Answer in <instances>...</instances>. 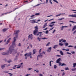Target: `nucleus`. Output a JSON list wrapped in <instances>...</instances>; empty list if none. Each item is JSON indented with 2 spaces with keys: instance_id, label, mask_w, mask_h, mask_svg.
<instances>
[{
  "instance_id": "obj_40",
  "label": "nucleus",
  "mask_w": 76,
  "mask_h": 76,
  "mask_svg": "<svg viewBox=\"0 0 76 76\" xmlns=\"http://www.w3.org/2000/svg\"><path fill=\"white\" fill-rule=\"evenodd\" d=\"M69 22H72V23H76V22H74V21H69Z\"/></svg>"
},
{
  "instance_id": "obj_35",
  "label": "nucleus",
  "mask_w": 76,
  "mask_h": 76,
  "mask_svg": "<svg viewBox=\"0 0 76 76\" xmlns=\"http://www.w3.org/2000/svg\"><path fill=\"white\" fill-rule=\"evenodd\" d=\"M49 44H50V42H48V44L46 45V46H49V45H50Z\"/></svg>"
},
{
  "instance_id": "obj_13",
  "label": "nucleus",
  "mask_w": 76,
  "mask_h": 76,
  "mask_svg": "<svg viewBox=\"0 0 76 76\" xmlns=\"http://www.w3.org/2000/svg\"><path fill=\"white\" fill-rule=\"evenodd\" d=\"M8 29L9 28H4L3 29V32H6V31H7V29Z\"/></svg>"
},
{
  "instance_id": "obj_12",
  "label": "nucleus",
  "mask_w": 76,
  "mask_h": 76,
  "mask_svg": "<svg viewBox=\"0 0 76 76\" xmlns=\"http://www.w3.org/2000/svg\"><path fill=\"white\" fill-rule=\"evenodd\" d=\"M59 53H60L61 55V56L64 55V54L63 53V51H62L61 50H60L59 52Z\"/></svg>"
},
{
  "instance_id": "obj_63",
  "label": "nucleus",
  "mask_w": 76,
  "mask_h": 76,
  "mask_svg": "<svg viewBox=\"0 0 76 76\" xmlns=\"http://www.w3.org/2000/svg\"><path fill=\"white\" fill-rule=\"evenodd\" d=\"M72 10V11H75L76 12V10Z\"/></svg>"
},
{
  "instance_id": "obj_57",
  "label": "nucleus",
  "mask_w": 76,
  "mask_h": 76,
  "mask_svg": "<svg viewBox=\"0 0 76 76\" xmlns=\"http://www.w3.org/2000/svg\"><path fill=\"white\" fill-rule=\"evenodd\" d=\"M56 32V30H54L53 32H52V34H54V32Z\"/></svg>"
},
{
  "instance_id": "obj_62",
  "label": "nucleus",
  "mask_w": 76,
  "mask_h": 76,
  "mask_svg": "<svg viewBox=\"0 0 76 76\" xmlns=\"http://www.w3.org/2000/svg\"><path fill=\"white\" fill-rule=\"evenodd\" d=\"M30 46L31 47V48H32V44H30Z\"/></svg>"
},
{
  "instance_id": "obj_25",
  "label": "nucleus",
  "mask_w": 76,
  "mask_h": 76,
  "mask_svg": "<svg viewBox=\"0 0 76 76\" xmlns=\"http://www.w3.org/2000/svg\"><path fill=\"white\" fill-rule=\"evenodd\" d=\"M64 18H59L58 19V20H62L63 19H64Z\"/></svg>"
},
{
  "instance_id": "obj_14",
  "label": "nucleus",
  "mask_w": 76,
  "mask_h": 76,
  "mask_svg": "<svg viewBox=\"0 0 76 76\" xmlns=\"http://www.w3.org/2000/svg\"><path fill=\"white\" fill-rule=\"evenodd\" d=\"M76 26H75L73 27V28L72 30V31H75V30H76Z\"/></svg>"
},
{
  "instance_id": "obj_33",
  "label": "nucleus",
  "mask_w": 76,
  "mask_h": 76,
  "mask_svg": "<svg viewBox=\"0 0 76 76\" xmlns=\"http://www.w3.org/2000/svg\"><path fill=\"white\" fill-rule=\"evenodd\" d=\"M71 70L72 71H75V70H76V68L72 69Z\"/></svg>"
},
{
  "instance_id": "obj_51",
  "label": "nucleus",
  "mask_w": 76,
  "mask_h": 76,
  "mask_svg": "<svg viewBox=\"0 0 76 76\" xmlns=\"http://www.w3.org/2000/svg\"><path fill=\"white\" fill-rule=\"evenodd\" d=\"M19 9V8L18 7L16 8H15L14 10H13V11H15V10H16V9Z\"/></svg>"
},
{
  "instance_id": "obj_21",
  "label": "nucleus",
  "mask_w": 76,
  "mask_h": 76,
  "mask_svg": "<svg viewBox=\"0 0 76 76\" xmlns=\"http://www.w3.org/2000/svg\"><path fill=\"white\" fill-rule=\"evenodd\" d=\"M51 62H53V61H50V66L51 67L52 65H51Z\"/></svg>"
},
{
  "instance_id": "obj_27",
  "label": "nucleus",
  "mask_w": 76,
  "mask_h": 76,
  "mask_svg": "<svg viewBox=\"0 0 76 76\" xmlns=\"http://www.w3.org/2000/svg\"><path fill=\"white\" fill-rule=\"evenodd\" d=\"M66 66V64L63 63L61 65V66Z\"/></svg>"
},
{
  "instance_id": "obj_4",
  "label": "nucleus",
  "mask_w": 76,
  "mask_h": 76,
  "mask_svg": "<svg viewBox=\"0 0 76 76\" xmlns=\"http://www.w3.org/2000/svg\"><path fill=\"white\" fill-rule=\"evenodd\" d=\"M7 64H4V65L1 66V67L2 69H3L4 68H5L6 67H8V66H10V64H9L8 65H7Z\"/></svg>"
},
{
  "instance_id": "obj_55",
  "label": "nucleus",
  "mask_w": 76,
  "mask_h": 76,
  "mask_svg": "<svg viewBox=\"0 0 76 76\" xmlns=\"http://www.w3.org/2000/svg\"><path fill=\"white\" fill-rule=\"evenodd\" d=\"M71 53H72V54H75V51L71 52Z\"/></svg>"
},
{
  "instance_id": "obj_5",
  "label": "nucleus",
  "mask_w": 76,
  "mask_h": 76,
  "mask_svg": "<svg viewBox=\"0 0 76 76\" xmlns=\"http://www.w3.org/2000/svg\"><path fill=\"white\" fill-rule=\"evenodd\" d=\"M31 20L30 21H32L31 22V23H38L36 22V21H35V20Z\"/></svg>"
},
{
  "instance_id": "obj_45",
  "label": "nucleus",
  "mask_w": 76,
  "mask_h": 76,
  "mask_svg": "<svg viewBox=\"0 0 76 76\" xmlns=\"http://www.w3.org/2000/svg\"><path fill=\"white\" fill-rule=\"evenodd\" d=\"M56 57H61V56L60 55H56Z\"/></svg>"
},
{
  "instance_id": "obj_32",
  "label": "nucleus",
  "mask_w": 76,
  "mask_h": 76,
  "mask_svg": "<svg viewBox=\"0 0 76 76\" xmlns=\"http://www.w3.org/2000/svg\"><path fill=\"white\" fill-rule=\"evenodd\" d=\"M18 60V57L16 56V58L14 59V61H16Z\"/></svg>"
},
{
  "instance_id": "obj_1",
  "label": "nucleus",
  "mask_w": 76,
  "mask_h": 76,
  "mask_svg": "<svg viewBox=\"0 0 76 76\" xmlns=\"http://www.w3.org/2000/svg\"><path fill=\"white\" fill-rule=\"evenodd\" d=\"M18 34H16V37H14V41L12 42V45L11 46L10 48L9 49V50L7 51V53H2V55H8L9 53H10V54H11L12 53V51H13L14 50L13 49V48L14 47H13V45H15V43L16 42V39L17 37H18Z\"/></svg>"
},
{
  "instance_id": "obj_6",
  "label": "nucleus",
  "mask_w": 76,
  "mask_h": 76,
  "mask_svg": "<svg viewBox=\"0 0 76 76\" xmlns=\"http://www.w3.org/2000/svg\"><path fill=\"white\" fill-rule=\"evenodd\" d=\"M61 61V58H60L58 59L56 61V63H58L59 62H60Z\"/></svg>"
},
{
  "instance_id": "obj_18",
  "label": "nucleus",
  "mask_w": 76,
  "mask_h": 76,
  "mask_svg": "<svg viewBox=\"0 0 76 76\" xmlns=\"http://www.w3.org/2000/svg\"><path fill=\"white\" fill-rule=\"evenodd\" d=\"M58 46V45H55L53 47V48H54V49H56V48Z\"/></svg>"
},
{
  "instance_id": "obj_54",
  "label": "nucleus",
  "mask_w": 76,
  "mask_h": 76,
  "mask_svg": "<svg viewBox=\"0 0 76 76\" xmlns=\"http://www.w3.org/2000/svg\"><path fill=\"white\" fill-rule=\"evenodd\" d=\"M46 34H48V31L47 30L46 31Z\"/></svg>"
},
{
  "instance_id": "obj_34",
  "label": "nucleus",
  "mask_w": 76,
  "mask_h": 76,
  "mask_svg": "<svg viewBox=\"0 0 76 76\" xmlns=\"http://www.w3.org/2000/svg\"><path fill=\"white\" fill-rule=\"evenodd\" d=\"M65 70H69V68L68 67H66L65 68Z\"/></svg>"
},
{
  "instance_id": "obj_7",
  "label": "nucleus",
  "mask_w": 76,
  "mask_h": 76,
  "mask_svg": "<svg viewBox=\"0 0 76 76\" xmlns=\"http://www.w3.org/2000/svg\"><path fill=\"white\" fill-rule=\"evenodd\" d=\"M28 38H30L31 39H33V37H32V34H31L30 35H29L28 36Z\"/></svg>"
},
{
  "instance_id": "obj_3",
  "label": "nucleus",
  "mask_w": 76,
  "mask_h": 76,
  "mask_svg": "<svg viewBox=\"0 0 76 76\" xmlns=\"http://www.w3.org/2000/svg\"><path fill=\"white\" fill-rule=\"evenodd\" d=\"M31 52L29 53H26L25 54L24 56L25 57H26L28 56H30V58H32V56H31L32 55H31Z\"/></svg>"
},
{
  "instance_id": "obj_36",
  "label": "nucleus",
  "mask_w": 76,
  "mask_h": 76,
  "mask_svg": "<svg viewBox=\"0 0 76 76\" xmlns=\"http://www.w3.org/2000/svg\"><path fill=\"white\" fill-rule=\"evenodd\" d=\"M54 24H52V25H49V26H50V27H52L53 26H54Z\"/></svg>"
},
{
  "instance_id": "obj_59",
  "label": "nucleus",
  "mask_w": 76,
  "mask_h": 76,
  "mask_svg": "<svg viewBox=\"0 0 76 76\" xmlns=\"http://www.w3.org/2000/svg\"><path fill=\"white\" fill-rule=\"evenodd\" d=\"M66 51H69V49H66Z\"/></svg>"
},
{
  "instance_id": "obj_60",
  "label": "nucleus",
  "mask_w": 76,
  "mask_h": 76,
  "mask_svg": "<svg viewBox=\"0 0 76 76\" xmlns=\"http://www.w3.org/2000/svg\"><path fill=\"white\" fill-rule=\"evenodd\" d=\"M64 75H65V73L64 72H63V74H62V75L63 76H64Z\"/></svg>"
},
{
  "instance_id": "obj_19",
  "label": "nucleus",
  "mask_w": 76,
  "mask_h": 76,
  "mask_svg": "<svg viewBox=\"0 0 76 76\" xmlns=\"http://www.w3.org/2000/svg\"><path fill=\"white\" fill-rule=\"evenodd\" d=\"M21 67V65H18V67H17L16 68L17 69H19V68H20Z\"/></svg>"
},
{
  "instance_id": "obj_58",
  "label": "nucleus",
  "mask_w": 76,
  "mask_h": 76,
  "mask_svg": "<svg viewBox=\"0 0 76 76\" xmlns=\"http://www.w3.org/2000/svg\"><path fill=\"white\" fill-rule=\"evenodd\" d=\"M66 42V40H64L63 41H62V42Z\"/></svg>"
},
{
  "instance_id": "obj_49",
  "label": "nucleus",
  "mask_w": 76,
  "mask_h": 76,
  "mask_svg": "<svg viewBox=\"0 0 76 76\" xmlns=\"http://www.w3.org/2000/svg\"><path fill=\"white\" fill-rule=\"evenodd\" d=\"M68 47H72V48H73V46L69 45V46H68Z\"/></svg>"
},
{
  "instance_id": "obj_28",
  "label": "nucleus",
  "mask_w": 76,
  "mask_h": 76,
  "mask_svg": "<svg viewBox=\"0 0 76 76\" xmlns=\"http://www.w3.org/2000/svg\"><path fill=\"white\" fill-rule=\"evenodd\" d=\"M67 27H68V26H62V27L60 28H67Z\"/></svg>"
},
{
  "instance_id": "obj_52",
  "label": "nucleus",
  "mask_w": 76,
  "mask_h": 76,
  "mask_svg": "<svg viewBox=\"0 0 76 76\" xmlns=\"http://www.w3.org/2000/svg\"><path fill=\"white\" fill-rule=\"evenodd\" d=\"M38 39L39 41H41V38L39 37H38Z\"/></svg>"
},
{
  "instance_id": "obj_43",
  "label": "nucleus",
  "mask_w": 76,
  "mask_h": 76,
  "mask_svg": "<svg viewBox=\"0 0 76 76\" xmlns=\"http://www.w3.org/2000/svg\"><path fill=\"white\" fill-rule=\"evenodd\" d=\"M12 60H11L10 61H7V62L8 63H10V62H12Z\"/></svg>"
},
{
  "instance_id": "obj_44",
  "label": "nucleus",
  "mask_w": 76,
  "mask_h": 76,
  "mask_svg": "<svg viewBox=\"0 0 76 76\" xmlns=\"http://www.w3.org/2000/svg\"><path fill=\"white\" fill-rule=\"evenodd\" d=\"M41 38V39H47V38H45V37L42 38Z\"/></svg>"
},
{
  "instance_id": "obj_42",
  "label": "nucleus",
  "mask_w": 76,
  "mask_h": 76,
  "mask_svg": "<svg viewBox=\"0 0 76 76\" xmlns=\"http://www.w3.org/2000/svg\"><path fill=\"white\" fill-rule=\"evenodd\" d=\"M66 54H69V55H72V53L68 52L66 53Z\"/></svg>"
},
{
  "instance_id": "obj_47",
  "label": "nucleus",
  "mask_w": 76,
  "mask_h": 76,
  "mask_svg": "<svg viewBox=\"0 0 76 76\" xmlns=\"http://www.w3.org/2000/svg\"><path fill=\"white\" fill-rule=\"evenodd\" d=\"M63 39H60L59 40V42H61V41H63Z\"/></svg>"
},
{
  "instance_id": "obj_61",
  "label": "nucleus",
  "mask_w": 76,
  "mask_h": 76,
  "mask_svg": "<svg viewBox=\"0 0 76 76\" xmlns=\"http://www.w3.org/2000/svg\"><path fill=\"white\" fill-rule=\"evenodd\" d=\"M42 53H43V54H45V52L43 51V52H42Z\"/></svg>"
},
{
  "instance_id": "obj_10",
  "label": "nucleus",
  "mask_w": 76,
  "mask_h": 76,
  "mask_svg": "<svg viewBox=\"0 0 76 76\" xmlns=\"http://www.w3.org/2000/svg\"><path fill=\"white\" fill-rule=\"evenodd\" d=\"M69 17H74L75 18H76V15L75 14L74 15H69L68 16Z\"/></svg>"
},
{
  "instance_id": "obj_29",
  "label": "nucleus",
  "mask_w": 76,
  "mask_h": 76,
  "mask_svg": "<svg viewBox=\"0 0 76 76\" xmlns=\"http://www.w3.org/2000/svg\"><path fill=\"white\" fill-rule=\"evenodd\" d=\"M34 16H35V15H32L31 16V18H30V19H34V18H32V17H33Z\"/></svg>"
},
{
  "instance_id": "obj_53",
  "label": "nucleus",
  "mask_w": 76,
  "mask_h": 76,
  "mask_svg": "<svg viewBox=\"0 0 76 76\" xmlns=\"http://www.w3.org/2000/svg\"><path fill=\"white\" fill-rule=\"evenodd\" d=\"M54 28V27H53V28H50L49 30V31H51V30H52V29H53V28Z\"/></svg>"
},
{
  "instance_id": "obj_16",
  "label": "nucleus",
  "mask_w": 76,
  "mask_h": 76,
  "mask_svg": "<svg viewBox=\"0 0 76 76\" xmlns=\"http://www.w3.org/2000/svg\"><path fill=\"white\" fill-rule=\"evenodd\" d=\"M47 26V23H46L43 26V28H45Z\"/></svg>"
},
{
  "instance_id": "obj_41",
  "label": "nucleus",
  "mask_w": 76,
  "mask_h": 76,
  "mask_svg": "<svg viewBox=\"0 0 76 76\" xmlns=\"http://www.w3.org/2000/svg\"><path fill=\"white\" fill-rule=\"evenodd\" d=\"M57 67V66H56V65H54V69H56Z\"/></svg>"
},
{
  "instance_id": "obj_15",
  "label": "nucleus",
  "mask_w": 76,
  "mask_h": 76,
  "mask_svg": "<svg viewBox=\"0 0 76 76\" xmlns=\"http://www.w3.org/2000/svg\"><path fill=\"white\" fill-rule=\"evenodd\" d=\"M10 39H11V38H10L7 41V44H8L9 43V42H10Z\"/></svg>"
},
{
  "instance_id": "obj_39",
  "label": "nucleus",
  "mask_w": 76,
  "mask_h": 76,
  "mask_svg": "<svg viewBox=\"0 0 76 76\" xmlns=\"http://www.w3.org/2000/svg\"><path fill=\"white\" fill-rule=\"evenodd\" d=\"M35 49L34 50H33V54H35Z\"/></svg>"
},
{
  "instance_id": "obj_9",
  "label": "nucleus",
  "mask_w": 76,
  "mask_h": 76,
  "mask_svg": "<svg viewBox=\"0 0 76 76\" xmlns=\"http://www.w3.org/2000/svg\"><path fill=\"white\" fill-rule=\"evenodd\" d=\"M19 30H18V31L15 30L14 31V34H18L19 33Z\"/></svg>"
},
{
  "instance_id": "obj_23",
  "label": "nucleus",
  "mask_w": 76,
  "mask_h": 76,
  "mask_svg": "<svg viewBox=\"0 0 76 76\" xmlns=\"http://www.w3.org/2000/svg\"><path fill=\"white\" fill-rule=\"evenodd\" d=\"M45 2H44V3H43L37 4V5H36V6H39V5H40V4H45Z\"/></svg>"
},
{
  "instance_id": "obj_30",
  "label": "nucleus",
  "mask_w": 76,
  "mask_h": 76,
  "mask_svg": "<svg viewBox=\"0 0 76 76\" xmlns=\"http://www.w3.org/2000/svg\"><path fill=\"white\" fill-rule=\"evenodd\" d=\"M69 45V43H68L66 42L65 43V46L67 47V46Z\"/></svg>"
},
{
  "instance_id": "obj_64",
  "label": "nucleus",
  "mask_w": 76,
  "mask_h": 76,
  "mask_svg": "<svg viewBox=\"0 0 76 76\" xmlns=\"http://www.w3.org/2000/svg\"><path fill=\"white\" fill-rule=\"evenodd\" d=\"M39 76H43V75H42V74H39Z\"/></svg>"
},
{
  "instance_id": "obj_31",
  "label": "nucleus",
  "mask_w": 76,
  "mask_h": 76,
  "mask_svg": "<svg viewBox=\"0 0 76 76\" xmlns=\"http://www.w3.org/2000/svg\"><path fill=\"white\" fill-rule=\"evenodd\" d=\"M4 49H5V48H0V50L1 51V50H3Z\"/></svg>"
},
{
  "instance_id": "obj_20",
  "label": "nucleus",
  "mask_w": 76,
  "mask_h": 76,
  "mask_svg": "<svg viewBox=\"0 0 76 76\" xmlns=\"http://www.w3.org/2000/svg\"><path fill=\"white\" fill-rule=\"evenodd\" d=\"M76 66V63H74L73 64V67L74 68H75Z\"/></svg>"
},
{
  "instance_id": "obj_17",
  "label": "nucleus",
  "mask_w": 76,
  "mask_h": 76,
  "mask_svg": "<svg viewBox=\"0 0 76 76\" xmlns=\"http://www.w3.org/2000/svg\"><path fill=\"white\" fill-rule=\"evenodd\" d=\"M61 15H65V13L59 14L56 15V17H57L58 16H60Z\"/></svg>"
},
{
  "instance_id": "obj_46",
  "label": "nucleus",
  "mask_w": 76,
  "mask_h": 76,
  "mask_svg": "<svg viewBox=\"0 0 76 76\" xmlns=\"http://www.w3.org/2000/svg\"><path fill=\"white\" fill-rule=\"evenodd\" d=\"M56 23V22L54 21H53L51 23H50V24H53V23Z\"/></svg>"
},
{
  "instance_id": "obj_22",
  "label": "nucleus",
  "mask_w": 76,
  "mask_h": 76,
  "mask_svg": "<svg viewBox=\"0 0 76 76\" xmlns=\"http://www.w3.org/2000/svg\"><path fill=\"white\" fill-rule=\"evenodd\" d=\"M59 45H60V46H63V42H61L59 43Z\"/></svg>"
},
{
  "instance_id": "obj_48",
  "label": "nucleus",
  "mask_w": 76,
  "mask_h": 76,
  "mask_svg": "<svg viewBox=\"0 0 76 76\" xmlns=\"http://www.w3.org/2000/svg\"><path fill=\"white\" fill-rule=\"evenodd\" d=\"M49 2L50 3V4H53V3H52V2H51V0H50Z\"/></svg>"
},
{
  "instance_id": "obj_37",
  "label": "nucleus",
  "mask_w": 76,
  "mask_h": 76,
  "mask_svg": "<svg viewBox=\"0 0 76 76\" xmlns=\"http://www.w3.org/2000/svg\"><path fill=\"white\" fill-rule=\"evenodd\" d=\"M58 64H59V66H60L61 65V62H60L59 63H58Z\"/></svg>"
},
{
  "instance_id": "obj_38",
  "label": "nucleus",
  "mask_w": 76,
  "mask_h": 76,
  "mask_svg": "<svg viewBox=\"0 0 76 76\" xmlns=\"http://www.w3.org/2000/svg\"><path fill=\"white\" fill-rule=\"evenodd\" d=\"M53 1H54V2H56V3H58V1H57L56 0H53Z\"/></svg>"
},
{
  "instance_id": "obj_8",
  "label": "nucleus",
  "mask_w": 76,
  "mask_h": 76,
  "mask_svg": "<svg viewBox=\"0 0 76 76\" xmlns=\"http://www.w3.org/2000/svg\"><path fill=\"white\" fill-rule=\"evenodd\" d=\"M42 57V53H41L40 54L37 56V60H38L39 59H38V57Z\"/></svg>"
},
{
  "instance_id": "obj_50",
  "label": "nucleus",
  "mask_w": 76,
  "mask_h": 76,
  "mask_svg": "<svg viewBox=\"0 0 76 76\" xmlns=\"http://www.w3.org/2000/svg\"><path fill=\"white\" fill-rule=\"evenodd\" d=\"M18 45L19 46V47H20L21 46V44H20V43H19Z\"/></svg>"
},
{
  "instance_id": "obj_2",
  "label": "nucleus",
  "mask_w": 76,
  "mask_h": 76,
  "mask_svg": "<svg viewBox=\"0 0 76 76\" xmlns=\"http://www.w3.org/2000/svg\"><path fill=\"white\" fill-rule=\"evenodd\" d=\"M34 28H35V29L34 31L33 34H34V35H37V34L38 33V26L35 27Z\"/></svg>"
},
{
  "instance_id": "obj_11",
  "label": "nucleus",
  "mask_w": 76,
  "mask_h": 76,
  "mask_svg": "<svg viewBox=\"0 0 76 76\" xmlns=\"http://www.w3.org/2000/svg\"><path fill=\"white\" fill-rule=\"evenodd\" d=\"M52 48L51 47H50L48 49V52H50L51 51Z\"/></svg>"
},
{
  "instance_id": "obj_24",
  "label": "nucleus",
  "mask_w": 76,
  "mask_h": 76,
  "mask_svg": "<svg viewBox=\"0 0 76 76\" xmlns=\"http://www.w3.org/2000/svg\"><path fill=\"white\" fill-rule=\"evenodd\" d=\"M11 12H12V11H11V12H7L6 13L2 14V15H4V14H7V13H11Z\"/></svg>"
},
{
  "instance_id": "obj_56",
  "label": "nucleus",
  "mask_w": 76,
  "mask_h": 76,
  "mask_svg": "<svg viewBox=\"0 0 76 76\" xmlns=\"http://www.w3.org/2000/svg\"><path fill=\"white\" fill-rule=\"evenodd\" d=\"M76 30L74 31L73 32V34H76Z\"/></svg>"
},
{
  "instance_id": "obj_26",
  "label": "nucleus",
  "mask_w": 76,
  "mask_h": 76,
  "mask_svg": "<svg viewBox=\"0 0 76 76\" xmlns=\"http://www.w3.org/2000/svg\"><path fill=\"white\" fill-rule=\"evenodd\" d=\"M40 15V14L39 13H36L35 14V15L36 16H39Z\"/></svg>"
}]
</instances>
